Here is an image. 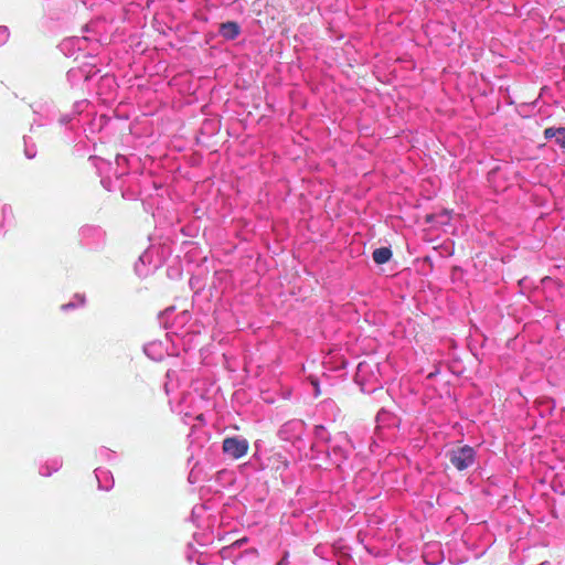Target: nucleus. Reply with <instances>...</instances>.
<instances>
[{"label":"nucleus","instance_id":"9b49d317","mask_svg":"<svg viewBox=\"0 0 565 565\" xmlns=\"http://www.w3.org/2000/svg\"><path fill=\"white\" fill-rule=\"evenodd\" d=\"M1 215H2L3 222H11L13 220V210H12L11 205L4 204L1 207Z\"/></svg>","mask_w":565,"mask_h":565},{"label":"nucleus","instance_id":"9d476101","mask_svg":"<svg viewBox=\"0 0 565 565\" xmlns=\"http://www.w3.org/2000/svg\"><path fill=\"white\" fill-rule=\"evenodd\" d=\"M392 257V249H374L373 259L376 264L387 263Z\"/></svg>","mask_w":565,"mask_h":565},{"label":"nucleus","instance_id":"423d86ee","mask_svg":"<svg viewBox=\"0 0 565 565\" xmlns=\"http://www.w3.org/2000/svg\"><path fill=\"white\" fill-rule=\"evenodd\" d=\"M218 33L225 40H235L241 33V26L234 21H227L220 24Z\"/></svg>","mask_w":565,"mask_h":565},{"label":"nucleus","instance_id":"2eb2a0df","mask_svg":"<svg viewBox=\"0 0 565 565\" xmlns=\"http://www.w3.org/2000/svg\"><path fill=\"white\" fill-rule=\"evenodd\" d=\"M75 115L74 114H67V115H64L60 118V124L61 125H67L70 124L73 119H74Z\"/></svg>","mask_w":565,"mask_h":565},{"label":"nucleus","instance_id":"dca6fc26","mask_svg":"<svg viewBox=\"0 0 565 565\" xmlns=\"http://www.w3.org/2000/svg\"><path fill=\"white\" fill-rule=\"evenodd\" d=\"M72 307H73V303H72V302H70V303L63 305V306H62V309H63V310H65V309H67V308H72Z\"/></svg>","mask_w":565,"mask_h":565},{"label":"nucleus","instance_id":"ddd939ff","mask_svg":"<svg viewBox=\"0 0 565 565\" xmlns=\"http://www.w3.org/2000/svg\"><path fill=\"white\" fill-rule=\"evenodd\" d=\"M10 36V31L7 26L0 25V46L4 45Z\"/></svg>","mask_w":565,"mask_h":565},{"label":"nucleus","instance_id":"f257e3e1","mask_svg":"<svg viewBox=\"0 0 565 565\" xmlns=\"http://www.w3.org/2000/svg\"><path fill=\"white\" fill-rule=\"evenodd\" d=\"M88 160L97 169V172L100 175V183L108 191H113L116 188L108 173L111 172L116 180H119L122 175L127 174L126 166L128 159L125 156L116 157V168H114L109 161L96 156H90Z\"/></svg>","mask_w":565,"mask_h":565},{"label":"nucleus","instance_id":"39448f33","mask_svg":"<svg viewBox=\"0 0 565 565\" xmlns=\"http://www.w3.org/2000/svg\"><path fill=\"white\" fill-rule=\"evenodd\" d=\"M87 41H88V39L86 36L68 38V39H65L61 43L60 47H61V51L65 55L72 56V55H74L75 51H83V50H85L86 46H87Z\"/></svg>","mask_w":565,"mask_h":565},{"label":"nucleus","instance_id":"4468645a","mask_svg":"<svg viewBox=\"0 0 565 565\" xmlns=\"http://www.w3.org/2000/svg\"><path fill=\"white\" fill-rule=\"evenodd\" d=\"M87 105V100H79L74 104V114H79L83 111L84 106Z\"/></svg>","mask_w":565,"mask_h":565},{"label":"nucleus","instance_id":"7ed1b4c3","mask_svg":"<svg viewBox=\"0 0 565 565\" xmlns=\"http://www.w3.org/2000/svg\"><path fill=\"white\" fill-rule=\"evenodd\" d=\"M248 443L246 439L238 437L225 438L223 441V450L232 458L238 459L247 452Z\"/></svg>","mask_w":565,"mask_h":565},{"label":"nucleus","instance_id":"f8f14e48","mask_svg":"<svg viewBox=\"0 0 565 565\" xmlns=\"http://www.w3.org/2000/svg\"><path fill=\"white\" fill-rule=\"evenodd\" d=\"M24 154L28 159H33L36 156V150L34 145H29L26 137H24Z\"/></svg>","mask_w":565,"mask_h":565},{"label":"nucleus","instance_id":"f03ea898","mask_svg":"<svg viewBox=\"0 0 565 565\" xmlns=\"http://www.w3.org/2000/svg\"><path fill=\"white\" fill-rule=\"evenodd\" d=\"M450 463L459 471L468 469L475 462V450L470 446H462L448 452Z\"/></svg>","mask_w":565,"mask_h":565},{"label":"nucleus","instance_id":"f3484780","mask_svg":"<svg viewBox=\"0 0 565 565\" xmlns=\"http://www.w3.org/2000/svg\"><path fill=\"white\" fill-rule=\"evenodd\" d=\"M139 258H140L141 262H145V256L143 255H141Z\"/></svg>","mask_w":565,"mask_h":565},{"label":"nucleus","instance_id":"1a4fd4ad","mask_svg":"<svg viewBox=\"0 0 565 565\" xmlns=\"http://www.w3.org/2000/svg\"><path fill=\"white\" fill-rule=\"evenodd\" d=\"M427 223H437L440 225L448 224L450 221V214L448 211H443L438 214H427L425 216Z\"/></svg>","mask_w":565,"mask_h":565},{"label":"nucleus","instance_id":"20e7f679","mask_svg":"<svg viewBox=\"0 0 565 565\" xmlns=\"http://www.w3.org/2000/svg\"><path fill=\"white\" fill-rule=\"evenodd\" d=\"M82 244L84 245H98L105 243V232L98 226L86 225L79 231Z\"/></svg>","mask_w":565,"mask_h":565},{"label":"nucleus","instance_id":"0eeeda50","mask_svg":"<svg viewBox=\"0 0 565 565\" xmlns=\"http://www.w3.org/2000/svg\"><path fill=\"white\" fill-rule=\"evenodd\" d=\"M67 82L71 86H77L79 83L88 79V72L83 67L71 68L67 74Z\"/></svg>","mask_w":565,"mask_h":565},{"label":"nucleus","instance_id":"a211bd4d","mask_svg":"<svg viewBox=\"0 0 565 565\" xmlns=\"http://www.w3.org/2000/svg\"><path fill=\"white\" fill-rule=\"evenodd\" d=\"M281 564H282V559H280V561L277 563V565H281Z\"/></svg>","mask_w":565,"mask_h":565},{"label":"nucleus","instance_id":"6e6552de","mask_svg":"<svg viewBox=\"0 0 565 565\" xmlns=\"http://www.w3.org/2000/svg\"><path fill=\"white\" fill-rule=\"evenodd\" d=\"M544 137L546 139L555 138V142L565 149V127H548L544 130Z\"/></svg>","mask_w":565,"mask_h":565}]
</instances>
